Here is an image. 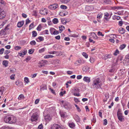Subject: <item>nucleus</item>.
I'll return each instance as SVG.
<instances>
[{
	"label": "nucleus",
	"instance_id": "nucleus-61",
	"mask_svg": "<svg viewBox=\"0 0 129 129\" xmlns=\"http://www.w3.org/2000/svg\"><path fill=\"white\" fill-rule=\"evenodd\" d=\"M59 32L57 30H55L53 33L54 35L58 34H59Z\"/></svg>",
	"mask_w": 129,
	"mask_h": 129
},
{
	"label": "nucleus",
	"instance_id": "nucleus-23",
	"mask_svg": "<svg viewBox=\"0 0 129 129\" xmlns=\"http://www.w3.org/2000/svg\"><path fill=\"white\" fill-rule=\"evenodd\" d=\"M54 57V56L51 55H46L44 56V58H52Z\"/></svg>",
	"mask_w": 129,
	"mask_h": 129
},
{
	"label": "nucleus",
	"instance_id": "nucleus-35",
	"mask_svg": "<svg viewBox=\"0 0 129 129\" xmlns=\"http://www.w3.org/2000/svg\"><path fill=\"white\" fill-rule=\"evenodd\" d=\"M1 129H14L13 128L9 127H2Z\"/></svg>",
	"mask_w": 129,
	"mask_h": 129
},
{
	"label": "nucleus",
	"instance_id": "nucleus-30",
	"mask_svg": "<svg viewBox=\"0 0 129 129\" xmlns=\"http://www.w3.org/2000/svg\"><path fill=\"white\" fill-rule=\"evenodd\" d=\"M85 10H86L88 11L91 10V8L90 6H86L85 7Z\"/></svg>",
	"mask_w": 129,
	"mask_h": 129
},
{
	"label": "nucleus",
	"instance_id": "nucleus-51",
	"mask_svg": "<svg viewBox=\"0 0 129 129\" xmlns=\"http://www.w3.org/2000/svg\"><path fill=\"white\" fill-rule=\"evenodd\" d=\"M34 24L33 23H32L29 25V30H30L33 28L34 26Z\"/></svg>",
	"mask_w": 129,
	"mask_h": 129
},
{
	"label": "nucleus",
	"instance_id": "nucleus-4",
	"mask_svg": "<svg viewBox=\"0 0 129 129\" xmlns=\"http://www.w3.org/2000/svg\"><path fill=\"white\" fill-rule=\"evenodd\" d=\"M51 129H64L60 126L57 124H54L52 125Z\"/></svg>",
	"mask_w": 129,
	"mask_h": 129
},
{
	"label": "nucleus",
	"instance_id": "nucleus-26",
	"mask_svg": "<svg viewBox=\"0 0 129 129\" xmlns=\"http://www.w3.org/2000/svg\"><path fill=\"white\" fill-rule=\"evenodd\" d=\"M60 114L61 117L64 118L66 117L65 112H60Z\"/></svg>",
	"mask_w": 129,
	"mask_h": 129
},
{
	"label": "nucleus",
	"instance_id": "nucleus-8",
	"mask_svg": "<svg viewBox=\"0 0 129 129\" xmlns=\"http://www.w3.org/2000/svg\"><path fill=\"white\" fill-rule=\"evenodd\" d=\"M10 115L6 116L4 118V120L5 122L10 123Z\"/></svg>",
	"mask_w": 129,
	"mask_h": 129
},
{
	"label": "nucleus",
	"instance_id": "nucleus-63",
	"mask_svg": "<svg viewBox=\"0 0 129 129\" xmlns=\"http://www.w3.org/2000/svg\"><path fill=\"white\" fill-rule=\"evenodd\" d=\"M82 76L81 75H79L77 76V78L78 79H80L82 78Z\"/></svg>",
	"mask_w": 129,
	"mask_h": 129
},
{
	"label": "nucleus",
	"instance_id": "nucleus-28",
	"mask_svg": "<svg viewBox=\"0 0 129 129\" xmlns=\"http://www.w3.org/2000/svg\"><path fill=\"white\" fill-rule=\"evenodd\" d=\"M62 3L66 4L69 2L70 0H59Z\"/></svg>",
	"mask_w": 129,
	"mask_h": 129
},
{
	"label": "nucleus",
	"instance_id": "nucleus-27",
	"mask_svg": "<svg viewBox=\"0 0 129 129\" xmlns=\"http://www.w3.org/2000/svg\"><path fill=\"white\" fill-rule=\"evenodd\" d=\"M32 36L33 37H35L37 35V33L35 31H33L32 32Z\"/></svg>",
	"mask_w": 129,
	"mask_h": 129
},
{
	"label": "nucleus",
	"instance_id": "nucleus-9",
	"mask_svg": "<svg viewBox=\"0 0 129 129\" xmlns=\"http://www.w3.org/2000/svg\"><path fill=\"white\" fill-rule=\"evenodd\" d=\"M10 123L11 124L16 122V117L12 115H10Z\"/></svg>",
	"mask_w": 129,
	"mask_h": 129
},
{
	"label": "nucleus",
	"instance_id": "nucleus-2",
	"mask_svg": "<svg viewBox=\"0 0 129 129\" xmlns=\"http://www.w3.org/2000/svg\"><path fill=\"white\" fill-rule=\"evenodd\" d=\"M117 116L118 120L121 122H123L124 121V117L123 116L122 114L120 112L118 111L117 112Z\"/></svg>",
	"mask_w": 129,
	"mask_h": 129
},
{
	"label": "nucleus",
	"instance_id": "nucleus-34",
	"mask_svg": "<svg viewBox=\"0 0 129 129\" xmlns=\"http://www.w3.org/2000/svg\"><path fill=\"white\" fill-rule=\"evenodd\" d=\"M24 96L23 95L21 94L19 95L18 99L19 100H21L24 99Z\"/></svg>",
	"mask_w": 129,
	"mask_h": 129
},
{
	"label": "nucleus",
	"instance_id": "nucleus-37",
	"mask_svg": "<svg viewBox=\"0 0 129 129\" xmlns=\"http://www.w3.org/2000/svg\"><path fill=\"white\" fill-rule=\"evenodd\" d=\"M122 7H120V6H115L114 7H113L112 8L113 9L115 10V9H120L121 8H122Z\"/></svg>",
	"mask_w": 129,
	"mask_h": 129
},
{
	"label": "nucleus",
	"instance_id": "nucleus-7",
	"mask_svg": "<svg viewBox=\"0 0 129 129\" xmlns=\"http://www.w3.org/2000/svg\"><path fill=\"white\" fill-rule=\"evenodd\" d=\"M112 55L111 54H107L104 55L103 57V59L105 60H106L108 59L112 58Z\"/></svg>",
	"mask_w": 129,
	"mask_h": 129
},
{
	"label": "nucleus",
	"instance_id": "nucleus-12",
	"mask_svg": "<svg viewBox=\"0 0 129 129\" xmlns=\"http://www.w3.org/2000/svg\"><path fill=\"white\" fill-rule=\"evenodd\" d=\"M90 68L89 67L87 66H85L82 68L83 70L86 72H88Z\"/></svg>",
	"mask_w": 129,
	"mask_h": 129
},
{
	"label": "nucleus",
	"instance_id": "nucleus-39",
	"mask_svg": "<svg viewBox=\"0 0 129 129\" xmlns=\"http://www.w3.org/2000/svg\"><path fill=\"white\" fill-rule=\"evenodd\" d=\"M42 27L41 24H39L37 28V29L38 31H40L41 30V28Z\"/></svg>",
	"mask_w": 129,
	"mask_h": 129
},
{
	"label": "nucleus",
	"instance_id": "nucleus-3",
	"mask_svg": "<svg viewBox=\"0 0 129 129\" xmlns=\"http://www.w3.org/2000/svg\"><path fill=\"white\" fill-rule=\"evenodd\" d=\"M38 116L37 113H34L31 116V121H36L38 119Z\"/></svg>",
	"mask_w": 129,
	"mask_h": 129
},
{
	"label": "nucleus",
	"instance_id": "nucleus-19",
	"mask_svg": "<svg viewBox=\"0 0 129 129\" xmlns=\"http://www.w3.org/2000/svg\"><path fill=\"white\" fill-rule=\"evenodd\" d=\"M69 126L71 128H73L75 126V125L74 123L73 122L71 123H69Z\"/></svg>",
	"mask_w": 129,
	"mask_h": 129
},
{
	"label": "nucleus",
	"instance_id": "nucleus-15",
	"mask_svg": "<svg viewBox=\"0 0 129 129\" xmlns=\"http://www.w3.org/2000/svg\"><path fill=\"white\" fill-rule=\"evenodd\" d=\"M27 52V51L26 50H24V51H23L21 53H19L18 54L20 55V56H21L23 57L24 55H25Z\"/></svg>",
	"mask_w": 129,
	"mask_h": 129
},
{
	"label": "nucleus",
	"instance_id": "nucleus-59",
	"mask_svg": "<svg viewBox=\"0 0 129 129\" xmlns=\"http://www.w3.org/2000/svg\"><path fill=\"white\" fill-rule=\"evenodd\" d=\"M38 128L39 129H42L43 128V126L42 124L39 125L38 126Z\"/></svg>",
	"mask_w": 129,
	"mask_h": 129
},
{
	"label": "nucleus",
	"instance_id": "nucleus-58",
	"mask_svg": "<svg viewBox=\"0 0 129 129\" xmlns=\"http://www.w3.org/2000/svg\"><path fill=\"white\" fill-rule=\"evenodd\" d=\"M104 2L107 4H109L110 2V0H104Z\"/></svg>",
	"mask_w": 129,
	"mask_h": 129
},
{
	"label": "nucleus",
	"instance_id": "nucleus-40",
	"mask_svg": "<svg viewBox=\"0 0 129 129\" xmlns=\"http://www.w3.org/2000/svg\"><path fill=\"white\" fill-rule=\"evenodd\" d=\"M24 80L25 82L27 83H28L29 82L28 78L27 77H25L24 78Z\"/></svg>",
	"mask_w": 129,
	"mask_h": 129
},
{
	"label": "nucleus",
	"instance_id": "nucleus-46",
	"mask_svg": "<svg viewBox=\"0 0 129 129\" xmlns=\"http://www.w3.org/2000/svg\"><path fill=\"white\" fill-rule=\"evenodd\" d=\"M82 55L86 58L88 57V55L85 52H83L82 53Z\"/></svg>",
	"mask_w": 129,
	"mask_h": 129
},
{
	"label": "nucleus",
	"instance_id": "nucleus-64",
	"mask_svg": "<svg viewBox=\"0 0 129 129\" xmlns=\"http://www.w3.org/2000/svg\"><path fill=\"white\" fill-rule=\"evenodd\" d=\"M74 101L76 102H80V101H79V100L77 98H74Z\"/></svg>",
	"mask_w": 129,
	"mask_h": 129
},
{
	"label": "nucleus",
	"instance_id": "nucleus-56",
	"mask_svg": "<svg viewBox=\"0 0 129 129\" xmlns=\"http://www.w3.org/2000/svg\"><path fill=\"white\" fill-rule=\"evenodd\" d=\"M98 36H101L102 37L104 36V35L102 34V33L100 31L98 32Z\"/></svg>",
	"mask_w": 129,
	"mask_h": 129
},
{
	"label": "nucleus",
	"instance_id": "nucleus-1",
	"mask_svg": "<svg viewBox=\"0 0 129 129\" xmlns=\"http://www.w3.org/2000/svg\"><path fill=\"white\" fill-rule=\"evenodd\" d=\"M101 81L99 78H98L95 79L93 81L92 85L93 87L97 89L100 88L102 86V84H100Z\"/></svg>",
	"mask_w": 129,
	"mask_h": 129
},
{
	"label": "nucleus",
	"instance_id": "nucleus-57",
	"mask_svg": "<svg viewBox=\"0 0 129 129\" xmlns=\"http://www.w3.org/2000/svg\"><path fill=\"white\" fill-rule=\"evenodd\" d=\"M91 121L92 122L94 123H95L96 122V119L94 117V116L93 117V119H91Z\"/></svg>",
	"mask_w": 129,
	"mask_h": 129
},
{
	"label": "nucleus",
	"instance_id": "nucleus-33",
	"mask_svg": "<svg viewBox=\"0 0 129 129\" xmlns=\"http://www.w3.org/2000/svg\"><path fill=\"white\" fill-rule=\"evenodd\" d=\"M35 49H30L28 50V53L29 54H32L34 52Z\"/></svg>",
	"mask_w": 129,
	"mask_h": 129
},
{
	"label": "nucleus",
	"instance_id": "nucleus-50",
	"mask_svg": "<svg viewBox=\"0 0 129 129\" xmlns=\"http://www.w3.org/2000/svg\"><path fill=\"white\" fill-rule=\"evenodd\" d=\"M102 14H99L97 15V18L99 19L101 18L102 17Z\"/></svg>",
	"mask_w": 129,
	"mask_h": 129
},
{
	"label": "nucleus",
	"instance_id": "nucleus-32",
	"mask_svg": "<svg viewBox=\"0 0 129 129\" xmlns=\"http://www.w3.org/2000/svg\"><path fill=\"white\" fill-rule=\"evenodd\" d=\"M119 52L118 49H116L115 52L113 53V54L115 56H116L119 53Z\"/></svg>",
	"mask_w": 129,
	"mask_h": 129
},
{
	"label": "nucleus",
	"instance_id": "nucleus-45",
	"mask_svg": "<svg viewBox=\"0 0 129 129\" xmlns=\"http://www.w3.org/2000/svg\"><path fill=\"white\" fill-rule=\"evenodd\" d=\"M81 63V60H78L76 61L75 63V64H76L77 65H79Z\"/></svg>",
	"mask_w": 129,
	"mask_h": 129
},
{
	"label": "nucleus",
	"instance_id": "nucleus-48",
	"mask_svg": "<svg viewBox=\"0 0 129 129\" xmlns=\"http://www.w3.org/2000/svg\"><path fill=\"white\" fill-rule=\"evenodd\" d=\"M74 91L76 93L77 92H79V89L77 88H75L74 89Z\"/></svg>",
	"mask_w": 129,
	"mask_h": 129
},
{
	"label": "nucleus",
	"instance_id": "nucleus-36",
	"mask_svg": "<svg viewBox=\"0 0 129 129\" xmlns=\"http://www.w3.org/2000/svg\"><path fill=\"white\" fill-rule=\"evenodd\" d=\"M5 31V30L4 29H2L1 31H0V35H4Z\"/></svg>",
	"mask_w": 129,
	"mask_h": 129
},
{
	"label": "nucleus",
	"instance_id": "nucleus-52",
	"mask_svg": "<svg viewBox=\"0 0 129 129\" xmlns=\"http://www.w3.org/2000/svg\"><path fill=\"white\" fill-rule=\"evenodd\" d=\"M4 49L3 48H2L0 50V54H2L4 52Z\"/></svg>",
	"mask_w": 129,
	"mask_h": 129
},
{
	"label": "nucleus",
	"instance_id": "nucleus-5",
	"mask_svg": "<svg viewBox=\"0 0 129 129\" xmlns=\"http://www.w3.org/2000/svg\"><path fill=\"white\" fill-rule=\"evenodd\" d=\"M63 106L65 108L68 110L70 109L71 107V104L67 102L64 103Z\"/></svg>",
	"mask_w": 129,
	"mask_h": 129
},
{
	"label": "nucleus",
	"instance_id": "nucleus-25",
	"mask_svg": "<svg viewBox=\"0 0 129 129\" xmlns=\"http://www.w3.org/2000/svg\"><path fill=\"white\" fill-rule=\"evenodd\" d=\"M59 30L61 31H62L65 29V27L63 25H60L59 27Z\"/></svg>",
	"mask_w": 129,
	"mask_h": 129
},
{
	"label": "nucleus",
	"instance_id": "nucleus-13",
	"mask_svg": "<svg viewBox=\"0 0 129 129\" xmlns=\"http://www.w3.org/2000/svg\"><path fill=\"white\" fill-rule=\"evenodd\" d=\"M83 80L85 82L89 83L90 81V78L88 77H84L83 78Z\"/></svg>",
	"mask_w": 129,
	"mask_h": 129
},
{
	"label": "nucleus",
	"instance_id": "nucleus-6",
	"mask_svg": "<svg viewBox=\"0 0 129 129\" xmlns=\"http://www.w3.org/2000/svg\"><path fill=\"white\" fill-rule=\"evenodd\" d=\"M58 4H54L49 6L48 8L50 9L54 10L58 7Z\"/></svg>",
	"mask_w": 129,
	"mask_h": 129
},
{
	"label": "nucleus",
	"instance_id": "nucleus-54",
	"mask_svg": "<svg viewBox=\"0 0 129 129\" xmlns=\"http://www.w3.org/2000/svg\"><path fill=\"white\" fill-rule=\"evenodd\" d=\"M10 53V51L9 50H6L4 52L5 54L7 55Z\"/></svg>",
	"mask_w": 129,
	"mask_h": 129
},
{
	"label": "nucleus",
	"instance_id": "nucleus-18",
	"mask_svg": "<svg viewBox=\"0 0 129 129\" xmlns=\"http://www.w3.org/2000/svg\"><path fill=\"white\" fill-rule=\"evenodd\" d=\"M47 89V87L46 85L44 84L41 85L40 86V90H44Z\"/></svg>",
	"mask_w": 129,
	"mask_h": 129
},
{
	"label": "nucleus",
	"instance_id": "nucleus-43",
	"mask_svg": "<svg viewBox=\"0 0 129 129\" xmlns=\"http://www.w3.org/2000/svg\"><path fill=\"white\" fill-rule=\"evenodd\" d=\"M60 8L62 9H67V7L66 6L62 5L60 6Z\"/></svg>",
	"mask_w": 129,
	"mask_h": 129
},
{
	"label": "nucleus",
	"instance_id": "nucleus-60",
	"mask_svg": "<svg viewBox=\"0 0 129 129\" xmlns=\"http://www.w3.org/2000/svg\"><path fill=\"white\" fill-rule=\"evenodd\" d=\"M30 22V20L28 19H27L26 20V25L27 24L29 23Z\"/></svg>",
	"mask_w": 129,
	"mask_h": 129
},
{
	"label": "nucleus",
	"instance_id": "nucleus-49",
	"mask_svg": "<svg viewBox=\"0 0 129 129\" xmlns=\"http://www.w3.org/2000/svg\"><path fill=\"white\" fill-rule=\"evenodd\" d=\"M89 60L91 63H93L94 61V59L92 57H91L89 59Z\"/></svg>",
	"mask_w": 129,
	"mask_h": 129
},
{
	"label": "nucleus",
	"instance_id": "nucleus-42",
	"mask_svg": "<svg viewBox=\"0 0 129 129\" xmlns=\"http://www.w3.org/2000/svg\"><path fill=\"white\" fill-rule=\"evenodd\" d=\"M30 44L32 45H35L36 44V42L35 41L33 40L31 41Z\"/></svg>",
	"mask_w": 129,
	"mask_h": 129
},
{
	"label": "nucleus",
	"instance_id": "nucleus-55",
	"mask_svg": "<svg viewBox=\"0 0 129 129\" xmlns=\"http://www.w3.org/2000/svg\"><path fill=\"white\" fill-rule=\"evenodd\" d=\"M15 75H12L10 77L11 79L12 80H14L15 79Z\"/></svg>",
	"mask_w": 129,
	"mask_h": 129
},
{
	"label": "nucleus",
	"instance_id": "nucleus-31",
	"mask_svg": "<svg viewBox=\"0 0 129 129\" xmlns=\"http://www.w3.org/2000/svg\"><path fill=\"white\" fill-rule=\"evenodd\" d=\"M55 29L54 28H50V33L52 35H53L54 31H55Z\"/></svg>",
	"mask_w": 129,
	"mask_h": 129
},
{
	"label": "nucleus",
	"instance_id": "nucleus-47",
	"mask_svg": "<svg viewBox=\"0 0 129 129\" xmlns=\"http://www.w3.org/2000/svg\"><path fill=\"white\" fill-rule=\"evenodd\" d=\"M61 22L63 24H66V23L67 22L66 21V20H65V19H62L61 20Z\"/></svg>",
	"mask_w": 129,
	"mask_h": 129
},
{
	"label": "nucleus",
	"instance_id": "nucleus-16",
	"mask_svg": "<svg viewBox=\"0 0 129 129\" xmlns=\"http://www.w3.org/2000/svg\"><path fill=\"white\" fill-rule=\"evenodd\" d=\"M119 33L121 34H123L125 33V30L122 27H120L118 30Z\"/></svg>",
	"mask_w": 129,
	"mask_h": 129
},
{
	"label": "nucleus",
	"instance_id": "nucleus-20",
	"mask_svg": "<svg viewBox=\"0 0 129 129\" xmlns=\"http://www.w3.org/2000/svg\"><path fill=\"white\" fill-rule=\"evenodd\" d=\"M91 36L93 37V38L94 39H96L98 38V37H97L96 35L94 33H91Z\"/></svg>",
	"mask_w": 129,
	"mask_h": 129
},
{
	"label": "nucleus",
	"instance_id": "nucleus-41",
	"mask_svg": "<svg viewBox=\"0 0 129 129\" xmlns=\"http://www.w3.org/2000/svg\"><path fill=\"white\" fill-rule=\"evenodd\" d=\"M75 119L77 122H79L80 121V118L78 116H76L75 117Z\"/></svg>",
	"mask_w": 129,
	"mask_h": 129
},
{
	"label": "nucleus",
	"instance_id": "nucleus-11",
	"mask_svg": "<svg viewBox=\"0 0 129 129\" xmlns=\"http://www.w3.org/2000/svg\"><path fill=\"white\" fill-rule=\"evenodd\" d=\"M40 13L41 14L45 15L48 13V11L47 9L44 8V9L41 10Z\"/></svg>",
	"mask_w": 129,
	"mask_h": 129
},
{
	"label": "nucleus",
	"instance_id": "nucleus-17",
	"mask_svg": "<svg viewBox=\"0 0 129 129\" xmlns=\"http://www.w3.org/2000/svg\"><path fill=\"white\" fill-rule=\"evenodd\" d=\"M8 61L6 60H4L3 61V65L5 67H7L8 66Z\"/></svg>",
	"mask_w": 129,
	"mask_h": 129
},
{
	"label": "nucleus",
	"instance_id": "nucleus-24",
	"mask_svg": "<svg viewBox=\"0 0 129 129\" xmlns=\"http://www.w3.org/2000/svg\"><path fill=\"white\" fill-rule=\"evenodd\" d=\"M58 22V19L56 18H54L52 20L54 24H57Z\"/></svg>",
	"mask_w": 129,
	"mask_h": 129
},
{
	"label": "nucleus",
	"instance_id": "nucleus-21",
	"mask_svg": "<svg viewBox=\"0 0 129 129\" xmlns=\"http://www.w3.org/2000/svg\"><path fill=\"white\" fill-rule=\"evenodd\" d=\"M104 19L107 20H108V18H107V17L109 16V14L107 12H105L104 13Z\"/></svg>",
	"mask_w": 129,
	"mask_h": 129
},
{
	"label": "nucleus",
	"instance_id": "nucleus-38",
	"mask_svg": "<svg viewBox=\"0 0 129 129\" xmlns=\"http://www.w3.org/2000/svg\"><path fill=\"white\" fill-rule=\"evenodd\" d=\"M38 39H39L41 41H43L44 40V38L41 36H39L38 38Z\"/></svg>",
	"mask_w": 129,
	"mask_h": 129
},
{
	"label": "nucleus",
	"instance_id": "nucleus-53",
	"mask_svg": "<svg viewBox=\"0 0 129 129\" xmlns=\"http://www.w3.org/2000/svg\"><path fill=\"white\" fill-rule=\"evenodd\" d=\"M21 47L20 46H16L15 47V49L16 50H18L21 49Z\"/></svg>",
	"mask_w": 129,
	"mask_h": 129
},
{
	"label": "nucleus",
	"instance_id": "nucleus-44",
	"mask_svg": "<svg viewBox=\"0 0 129 129\" xmlns=\"http://www.w3.org/2000/svg\"><path fill=\"white\" fill-rule=\"evenodd\" d=\"M45 49V48H44L39 50V52L41 53L44 52Z\"/></svg>",
	"mask_w": 129,
	"mask_h": 129
},
{
	"label": "nucleus",
	"instance_id": "nucleus-14",
	"mask_svg": "<svg viewBox=\"0 0 129 129\" xmlns=\"http://www.w3.org/2000/svg\"><path fill=\"white\" fill-rule=\"evenodd\" d=\"M24 24V21L23 20L18 22L17 24V27H21Z\"/></svg>",
	"mask_w": 129,
	"mask_h": 129
},
{
	"label": "nucleus",
	"instance_id": "nucleus-29",
	"mask_svg": "<svg viewBox=\"0 0 129 129\" xmlns=\"http://www.w3.org/2000/svg\"><path fill=\"white\" fill-rule=\"evenodd\" d=\"M4 88L3 87H0V92H1V95L3 94V92L4 90Z\"/></svg>",
	"mask_w": 129,
	"mask_h": 129
},
{
	"label": "nucleus",
	"instance_id": "nucleus-10",
	"mask_svg": "<svg viewBox=\"0 0 129 129\" xmlns=\"http://www.w3.org/2000/svg\"><path fill=\"white\" fill-rule=\"evenodd\" d=\"M44 116L45 119L47 121H49L51 119V117L49 114H47V115L44 113L43 114Z\"/></svg>",
	"mask_w": 129,
	"mask_h": 129
},
{
	"label": "nucleus",
	"instance_id": "nucleus-62",
	"mask_svg": "<svg viewBox=\"0 0 129 129\" xmlns=\"http://www.w3.org/2000/svg\"><path fill=\"white\" fill-rule=\"evenodd\" d=\"M104 124L105 125H106L107 123V119H105L104 120Z\"/></svg>",
	"mask_w": 129,
	"mask_h": 129
},
{
	"label": "nucleus",
	"instance_id": "nucleus-22",
	"mask_svg": "<svg viewBox=\"0 0 129 129\" xmlns=\"http://www.w3.org/2000/svg\"><path fill=\"white\" fill-rule=\"evenodd\" d=\"M126 45L124 44L121 45L119 47V49L120 50H122L124 49L126 47Z\"/></svg>",
	"mask_w": 129,
	"mask_h": 129
}]
</instances>
